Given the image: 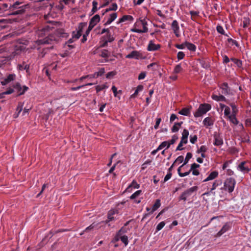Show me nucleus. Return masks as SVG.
Instances as JSON below:
<instances>
[{
  "mask_svg": "<svg viewBox=\"0 0 251 251\" xmlns=\"http://www.w3.org/2000/svg\"><path fill=\"white\" fill-rule=\"evenodd\" d=\"M69 35L62 28L56 30L53 34H50L44 39L38 40L36 43L38 45H53L59 42L61 38H67Z\"/></svg>",
  "mask_w": 251,
  "mask_h": 251,
  "instance_id": "obj_1",
  "label": "nucleus"
},
{
  "mask_svg": "<svg viewBox=\"0 0 251 251\" xmlns=\"http://www.w3.org/2000/svg\"><path fill=\"white\" fill-rule=\"evenodd\" d=\"M28 7V4H25L22 1H16L9 7V9L11 11L10 15H22L25 12V9Z\"/></svg>",
  "mask_w": 251,
  "mask_h": 251,
  "instance_id": "obj_2",
  "label": "nucleus"
},
{
  "mask_svg": "<svg viewBox=\"0 0 251 251\" xmlns=\"http://www.w3.org/2000/svg\"><path fill=\"white\" fill-rule=\"evenodd\" d=\"M236 181L233 177H228L225 179L223 187L221 189L231 193L234 190Z\"/></svg>",
  "mask_w": 251,
  "mask_h": 251,
  "instance_id": "obj_3",
  "label": "nucleus"
},
{
  "mask_svg": "<svg viewBox=\"0 0 251 251\" xmlns=\"http://www.w3.org/2000/svg\"><path fill=\"white\" fill-rule=\"evenodd\" d=\"M211 108L210 104L208 103H203L200 105L199 107L194 113V116L196 118L200 117L203 114L206 113Z\"/></svg>",
  "mask_w": 251,
  "mask_h": 251,
  "instance_id": "obj_4",
  "label": "nucleus"
},
{
  "mask_svg": "<svg viewBox=\"0 0 251 251\" xmlns=\"http://www.w3.org/2000/svg\"><path fill=\"white\" fill-rule=\"evenodd\" d=\"M199 188L197 186L192 187L186 190H185L179 196L178 200L180 201H186L188 198L190 197L193 193L196 192Z\"/></svg>",
  "mask_w": 251,
  "mask_h": 251,
  "instance_id": "obj_5",
  "label": "nucleus"
},
{
  "mask_svg": "<svg viewBox=\"0 0 251 251\" xmlns=\"http://www.w3.org/2000/svg\"><path fill=\"white\" fill-rule=\"evenodd\" d=\"M114 40L115 37L112 35L111 33H108V34H106L101 37L100 42V47L102 48L106 47L108 46V43H112Z\"/></svg>",
  "mask_w": 251,
  "mask_h": 251,
  "instance_id": "obj_6",
  "label": "nucleus"
},
{
  "mask_svg": "<svg viewBox=\"0 0 251 251\" xmlns=\"http://www.w3.org/2000/svg\"><path fill=\"white\" fill-rule=\"evenodd\" d=\"M14 90L17 91L18 94L17 96H19L24 95L25 93L28 90V87L26 86H23V87L19 82H17L13 85Z\"/></svg>",
  "mask_w": 251,
  "mask_h": 251,
  "instance_id": "obj_7",
  "label": "nucleus"
},
{
  "mask_svg": "<svg viewBox=\"0 0 251 251\" xmlns=\"http://www.w3.org/2000/svg\"><path fill=\"white\" fill-rule=\"evenodd\" d=\"M87 26V23L85 22H82L78 24V27L76 28V31H73L74 33V36L76 39H79L82 35V32L84 27Z\"/></svg>",
  "mask_w": 251,
  "mask_h": 251,
  "instance_id": "obj_8",
  "label": "nucleus"
},
{
  "mask_svg": "<svg viewBox=\"0 0 251 251\" xmlns=\"http://www.w3.org/2000/svg\"><path fill=\"white\" fill-rule=\"evenodd\" d=\"M237 169L244 174L248 173L250 171L247 162L245 161H242L239 164Z\"/></svg>",
  "mask_w": 251,
  "mask_h": 251,
  "instance_id": "obj_9",
  "label": "nucleus"
},
{
  "mask_svg": "<svg viewBox=\"0 0 251 251\" xmlns=\"http://www.w3.org/2000/svg\"><path fill=\"white\" fill-rule=\"evenodd\" d=\"M171 28L176 36L179 37L180 36L179 24L176 20H174L171 24Z\"/></svg>",
  "mask_w": 251,
  "mask_h": 251,
  "instance_id": "obj_10",
  "label": "nucleus"
},
{
  "mask_svg": "<svg viewBox=\"0 0 251 251\" xmlns=\"http://www.w3.org/2000/svg\"><path fill=\"white\" fill-rule=\"evenodd\" d=\"M219 87L222 89V93L226 96L229 95L231 94L230 88L228 86L227 82H224L221 84Z\"/></svg>",
  "mask_w": 251,
  "mask_h": 251,
  "instance_id": "obj_11",
  "label": "nucleus"
},
{
  "mask_svg": "<svg viewBox=\"0 0 251 251\" xmlns=\"http://www.w3.org/2000/svg\"><path fill=\"white\" fill-rule=\"evenodd\" d=\"M223 144V137L219 134L215 133L214 134V145L215 146H221Z\"/></svg>",
  "mask_w": 251,
  "mask_h": 251,
  "instance_id": "obj_12",
  "label": "nucleus"
},
{
  "mask_svg": "<svg viewBox=\"0 0 251 251\" xmlns=\"http://www.w3.org/2000/svg\"><path fill=\"white\" fill-rule=\"evenodd\" d=\"M126 58H134L139 59L143 58L142 54L137 50H133L130 53L126 55Z\"/></svg>",
  "mask_w": 251,
  "mask_h": 251,
  "instance_id": "obj_13",
  "label": "nucleus"
},
{
  "mask_svg": "<svg viewBox=\"0 0 251 251\" xmlns=\"http://www.w3.org/2000/svg\"><path fill=\"white\" fill-rule=\"evenodd\" d=\"M160 48V44H155L152 40H151L148 45L147 50L150 51H153L158 50Z\"/></svg>",
  "mask_w": 251,
  "mask_h": 251,
  "instance_id": "obj_14",
  "label": "nucleus"
},
{
  "mask_svg": "<svg viewBox=\"0 0 251 251\" xmlns=\"http://www.w3.org/2000/svg\"><path fill=\"white\" fill-rule=\"evenodd\" d=\"M59 3L58 4L56 5L57 8L59 10H61L63 9L64 8V5H63V3H64L65 5H68L70 3H75V0H59Z\"/></svg>",
  "mask_w": 251,
  "mask_h": 251,
  "instance_id": "obj_15",
  "label": "nucleus"
},
{
  "mask_svg": "<svg viewBox=\"0 0 251 251\" xmlns=\"http://www.w3.org/2000/svg\"><path fill=\"white\" fill-rule=\"evenodd\" d=\"M100 21V16L98 14L95 15L90 20L89 22V26L93 28V27L98 23Z\"/></svg>",
  "mask_w": 251,
  "mask_h": 251,
  "instance_id": "obj_16",
  "label": "nucleus"
},
{
  "mask_svg": "<svg viewBox=\"0 0 251 251\" xmlns=\"http://www.w3.org/2000/svg\"><path fill=\"white\" fill-rule=\"evenodd\" d=\"M118 211L116 209H111L107 213V220L105 221L106 223H108L110 221H112L115 220L114 215L116 214H118Z\"/></svg>",
  "mask_w": 251,
  "mask_h": 251,
  "instance_id": "obj_17",
  "label": "nucleus"
},
{
  "mask_svg": "<svg viewBox=\"0 0 251 251\" xmlns=\"http://www.w3.org/2000/svg\"><path fill=\"white\" fill-rule=\"evenodd\" d=\"M16 77V75L14 74L9 75L6 78H4L2 81H1L2 85H5L14 80Z\"/></svg>",
  "mask_w": 251,
  "mask_h": 251,
  "instance_id": "obj_18",
  "label": "nucleus"
},
{
  "mask_svg": "<svg viewBox=\"0 0 251 251\" xmlns=\"http://www.w3.org/2000/svg\"><path fill=\"white\" fill-rule=\"evenodd\" d=\"M230 226L228 223H226L224 226L222 227L221 229L217 233L216 236L220 237L222 235H223L224 233L226 232L229 229Z\"/></svg>",
  "mask_w": 251,
  "mask_h": 251,
  "instance_id": "obj_19",
  "label": "nucleus"
},
{
  "mask_svg": "<svg viewBox=\"0 0 251 251\" xmlns=\"http://www.w3.org/2000/svg\"><path fill=\"white\" fill-rule=\"evenodd\" d=\"M141 193H142L141 190H138L131 195V196L130 197V199L131 200H134L135 203H139L141 201V200H136V198H137L139 195H140Z\"/></svg>",
  "mask_w": 251,
  "mask_h": 251,
  "instance_id": "obj_20",
  "label": "nucleus"
},
{
  "mask_svg": "<svg viewBox=\"0 0 251 251\" xmlns=\"http://www.w3.org/2000/svg\"><path fill=\"white\" fill-rule=\"evenodd\" d=\"M218 172L216 171L212 172L209 176L203 181V182H206L211 180L214 179L218 176Z\"/></svg>",
  "mask_w": 251,
  "mask_h": 251,
  "instance_id": "obj_21",
  "label": "nucleus"
},
{
  "mask_svg": "<svg viewBox=\"0 0 251 251\" xmlns=\"http://www.w3.org/2000/svg\"><path fill=\"white\" fill-rule=\"evenodd\" d=\"M188 136V130L186 129H184L182 133V137L181 138V141L183 142L184 143V144L187 143Z\"/></svg>",
  "mask_w": 251,
  "mask_h": 251,
  "instance_id": "obj_22",
  "label": "nucleus"
},
{
  "mask_svg": "<svg viewBox=\"0 0 251 251\" xmlns=\"http://www.w3.org/2000/svg\"><path fill=\"white\" fill-rule=\"evenodd\" d=\"M133 20V17L132 16L126 15H124L121 18H120L119 20V21L117 22V24L123 23L127 21L132 22Z\"/></svg>",
  "mask_w": 251,
  "mask_h": 251,
  "instance_id": "obj_23",
  "label": "nucleus"
},
{
  "mask_svg": "<svg viewBox=\"0 0 251 251\" xmlns=\"http://www.w3.org/2000/svg\"><path fill=\"white\" fill-rule=\"evenodd\" d=\"M140 187V185L137 183L136 181L133 180L131 183L126 189L127 192H130L131 191L132 188L134 189H138Z\"/></svg>",
  "mask_w": 251,
  "mask_h": 251,
  "instance_id": "obj_24",
  "label": "nucleus"
},
{
  "mask_svg": "<svg viewBox=\"0 0 251 251\" xmlns=\"http://www.w3.org/2000/svg\"><path fill=\"white\" fill-rule=\"evenodd\" d=\"M117 17V14L116 13H113L110 15L109 18L107 21L104 24V25L106 26L110 25L112 22H113Z\"/></svg>",
  "mask_w": 251,
  "mask_h": 251,
  "instance_id": "obj_25",
  "label": "nucleus"
},
{
  "mask_svg": "<svg viewBox=\"0 0 251 251\" xmlns=\"http://www.w3.org/2000/svg\"><path fill=\"white\" fill-rule=\"evenodd\" d=\"M147 22L145 20H141L139 21L136 22L134 25V26L137 27H140L141 26L143 27V29H144V27H147Z\"/></svg>",
  "mask_w": 251,
  "mask_h": 251,
  "instance_id": "obj_26",
  "label": "nucleus"
},
{
  "mask_svg": "<svg viewBox=\"0 0 251 251\" xmlns=\"http://www.w3.org/2000/svg\"><path fill=\"white\" fill-rule=\"evenodd\" d=\"M49 26H47L41 29L38 30L37 33L39 36L42 37L45 35L49 31Z\"/></svg>",
  "mask_w": 251,
  "mask_h": 251,
  "instance_id": "obj_27",
  "label": "nucleus"
},
{
  "mask_svg": "<svg viewBox=\"0 0 251 251\" xmlns=\"http://www.w3.org/2000/svg\"><path fill=\"white\" fill-rule=\"evenodd\" d=\"M18 68L20 70H25L27 73H29V65L26 64L25 62H23L22 64H19Z\"/></svg>",
  "mask_w": 251,
  "mask_h": 251,
  "instance_id": "obj_28",
  "label": "nucleus"
},
{
  "mask_svg": "<svg viewBox=\"0 0 251 251\" xmlns=\"http://www.w3.org/2000/svg\"><path fill=\"white\" fill-rule=\"evenodd\" d=\"M211 98L213 100H215L217 101H226V99L225 98V97L222 95H221L220 96H217L216 95H212L211 96Z\"/></svg>",
  "mask_w": 251,
  "mask_h": 251,
  "instance_id": "obj_29",
  "label": "nucleus"
},
{
  "mask_svg": "<svg viewBox=\"0 0 251 251\" xmlns=\"http://www.w3.org/2000/svg\"><path fill=\"white\" fill-rule=\"evenodd\" d=\"M131 31L138 33H147L148 32V28L147 27H144V29H140L137 28V27H134L131 29Z\"/></svg>",
  "mask_w": 251,
  "mask_h": 251,
  "instance_id": "obj_30",
  "label": "nucleus"
},
{
  "mask_svg": "<svg viewBox=\"0 0 251 251\" xmlns=\"http://www.w3.org/2000/svg\"><path fill=\"white\" fill-rule=\"evenodd\" d=\"M222 184V181L221 179H217L215 180L212 184V188L210 190V192H212L213 190H215L217 187L221 185Z\"/></svg>",
  "mask_w": 251,
  "mask_h": 251,
  "instance_id": "obj_31",
  "label": "nucleus"
},
{
  "mask_svg": "<svg viewBox=\"0 0 251 251\" xmlns=\"http://www.w3.org/2000/svg\"><path fill=\"white\" fill-rule=\"evenodd\" d=\"M53 48V46H51L49 48H45L42 49V50L39 52L38 54V57L39 58H43L46 53H47L48 50L49 49H52Z\"/></svg>",
  "mask_w": 251,
  "mask_h": 251,
  "instance_id": "obj_32",
  "label": "nucleus"
},
{
  "mask_svg": "<svg viewBox=\"0 0 251 251\" xmlns=\"http://www.w3.org/2000/svg\"><path fill=\"white\" fill-rule=\"evenodd\" d=\"M203 123L205 126H211L214 124L213 120L209 117L205 118L203 120Z\"/></svg>",
  "mask_w": 251,
  "mask_h": 251,
  "instance_id": "obj_33",
  "label": "nucleus"
},
{
  "mask_svg": "<svg viewBox=\"0 0 251 251\" xmlns=\"http://www.w3.org/2000/svg\"><path fill=\"white\" fill-rule=\"evenodd\" d=\"M161 205L160 200L159 199H157L155 201L154 204L153 205L152 207V209L151 211V213H152L154 211L156 210Z\"/></svg>",
  "mask_w": 251,
  "mask_h": 251,
  "instance_id": "obj_34",
  "label": "nucleus"
},
{
  "mask_svg": "<svg viewBox=\"0 0 251 251\" xmlns=\"http://www.w3.org/2000/svg\"><path fill=\"white\" fill-rule=\"evenodd\" d=\"M92 29H93V28H92L90 26H88L85 34H83V35L82 39L81 40V41L82 43H84L87 41V36H88V35L89 34L90 31L92 30Z\"/></svg>",
  "mask_w": 251,
  "mask_h": 251,
  "instance_id": "obj_35",
  "label": "nucleus"
},
{
  "mask_svg": "<svg viewBox=\"0 0 251 251\" xmlns=\"http://www.w3.org/2000/svg\"><path fill=\"white\" fill-rule=\"evenodd\" d=\"M186 47L190 51H195L196 50V46L191 43L185 42Z\"/></svg>",
  "mask_w": 251,
  "mask_h": 251,
  "instance_id": "obj_36",
  "label": "nucleus"
},
{
  "mask_svg": "<svg viewBox=\"0 0 251 251\" xmlns=\"http://www.w3.org/2000/svg\"><path fill=\"white\" fill-rule=\"evenodd\" d=\"M182 124V122L179 123H175L174 125L173 126L171 130L172 132H177Z\"/></svg>",
  "mask_w": 251,
  "mask_h": 251,
  "instance_id": "obj_37",
  "label": "nucleus"
},
{
  "mask_svg": "<svg viewBox=\"0 0 251 251\" xmlns=\"http://www.w3.org/2000/svg\"><path fill=\"white\" fill-rule=\"evenodd\" d=\"M178 113L184 116H189L190 114V109L188 108H184L180 110Z\"/></svg>",
  "mask_w": 251,
  "mask_h": 251,
  "instance_id": "obj_38",
  "label": "nucleus"
},
{
  "mask_svg": "<svg viewBox=\"0 0 251 251\" xmlns=\"http://www.w3.org/2000/svg\"><path fill=\"white\" fill-rule=\"evenodd\" d=\"M227 42L229 43V45L230 46L235 45L237 48L240 47L239 44L236 40H233L231 38H227Z\"/></svg>",
  "mask_w": 251,
  "mask_h": 251,
  "instance_id": "obj_39",
  "label": "nucleus"
},
{
  "mask_svg": "<svg viewBox=\"0 0 251 251\" xmlns=\"http://www.w3.org/2000/svg\"><path fill=\"white\" fill-rule=\"evenodd\" d=\"M178 137L176 135H174L172 136L171 140L168 141L169 144L167 147V149H168L171 145L175 144L176 141L178 139Z\"/></svg>",
  "mask_w": 251,
  "mask_h": 251,
  "instance_id": "obj_40",
  "label": "nucleus"
},
{
  "mask_svg": "<svg viewBox=\"0 0 251 251\" xmlns=\"http://www.w3.org/2000/svg\"><path fill=\"white\" fill-rule=\"evenodd\" d=\"M230 121L235 125H237L238 124V121L236 118L235 114H232L228 117Z\"/></svg>",
  "mask_w": 251,
  "mask_h": 251,
  "instance_id": "obj_41",
  "label": "nucleus"
},
{
  "mask_svg": "<svg viewBox=\"0 0 251 251\" xmlns=\"http://www.w3.org/2000/svg\"><path fill=\"white\" fill-rule=\"evenodd\" d=\"M230 60L233 61L238 68L242 67V62L241 60L235 58H231Z\"/></svg>",
  "mask_w": 251,
  "mask_h": 251,
  "instance_id": "obj_42",
  "label": "nucleus"
},
{
  "mask_svg": "<svg viewBox=\"0 0 251 251\" xmlns=\"http://www.w3.org/2000/svg\"><path fill=\"white\" fill-rule=\"evenodd\" d=\"M143 89V86L140 85L137 86L136 88V90L135 91L134 93L131 96V98H135L136 97L139 92L142 91Z\"/></svg>",
  "mask_w": 251,
  "mask_h": 251,
  "instance_id": "obj_43",
  "label": "nucleus"
},
{
  "mask_svg": "<svg viewBox=\"0 0 251 251\" xmlns=\"http://www.w3.org/2000/svg\"><path fill=\"white\" fill-rule=\"evenodd\" d=\"M98 2L96 0H93L92 2V5H93V8L91 10V13L92 15L94 14L95 13H96L98 10L97 5H98Z\"/></svg>",
  "mask_w": 251,
  "mask_h": 251,
  "instance_id": "obj_44",
  "label": "nucleus"
},
{
  "mask_svg": "<svg viewBox=\"0 0 251 251\" xmlns=\"http://www.w3.org/2000/svg\"><path fill=\"white\" fill-rule=\"evenodd\" d=\"M190 14L191 16V19L194 21H196L195 17L199 16V12L195 11H190Z\"/></svg>",
  "mask_w": 251,
  "mask_h": 251,
  "instance_id": "obj_45",
  "label": "nucleus"
},
{
  "mask_svg": "<svg viewBox=\"0 0 251 251\" xmlns=\"http://www.w3.org/2000/svg\"><path fill=\"white\" fill-rule=\"evenodd\" d=\"M25 47L24 45L17 46L16 47L15 52L16 54H19L20 51H24Z\"/></svg>",
  "mask_w": 251,
  "mask_h": 251,
  "instance_id": "obj_46",
  "label": "nucleus"
},
{
  "mask_svg": "<svg viewBox=\"0 0 251 251\" xmlns=\"http://www.w3.org/2000/svg\"><path fill=\"white\" fill-rule=\"evenodd\" d=\"M182 70V68L181 67V64H179L176 66L174 70V73L175 74H178L181 72Z\"/></svg>",
  "mask_w": 251,
  "mask_h": 251,
  "instance_id": "obj_47",
  "label": "nucleus"
},
{
  "mask_svg": "<svg viewBox=\"0 0 251 251\" xmlns=\"http://www.w3.org/2000/svg\"><path fill=\"white\" fill-rule=\"evenodd\" d=\"M120 240L121 241L125 244V245L126 246L127 245L128 243V237L126 235L124 236H121L120 237Z\"/></svg>",
  "mask_w": 251,
  "mask_h": 251,
  "instance_id": "obj_48",
  "label": "nucleus"
},
{
  "mask_svg": "<svg viewBox=\"0 0 251 251\" xmlns=\"http://www.w3.org/2000/svg\"><path fill=\"white\" fill-rule=\"evenodd\" d=\"M108 88V86L106 84H103L101 85H98L96 87V90L97 91V92L98 93L100 91L106 89Z\"/></svg>",
  "mask_w": 251,
  "mask_h": 251,
  "instance_id": "obj_49",
  "label": "nucleus"
},
{
  "mask_svg": "<svg viewBox=\"0 0 251 251\" xmlns=\"http://www.w3.org/2000/svg\"><path fill=\"white\" fill-rule=\"evenodd\" d=\"M216 30L218 33L223 35H226L225 31L222 25H218L216 27Z\"/></svg>",
  "mask_w": 251,
  "mask_h": 251,
  "instance_id": "obj_50",
  "label": "nucleus"
},
{
  "mask_svg": "<svg viewBox=\"0 0 251 251\" xmlns=\"http://www.w3.org/2000/svg\"><path fill=\"white\" fill-rule=\"evenodd\" d=\"M192 157V154L191 152H187L183 165H185V164H186L188 162L189 159H191Z\"/></svg>",
  "mask_w": 251,
  "mask_h": 251,
  "instance_id": "obj_51",
  "label": "nucleus"
},
{
  "mask_svg": "<svg viewBox=\"0 0 251 251\" xmlns=\"http://www.w3.org/2000/svg\"><path fill=\"white\" fill-rule=\"evenodd\" d=\"M109 52L107 50H103L101 51L100 56L103 58H107L109 56Z\"/></svg>",
  "mask_w": 251,
  "mask_h": 251,
  "instance_id": "obj_52",
  "label": "nucleus"
},
{
  "mask_svg": "<svg viewBox=\"0 0 251 251\" xmlns=\"http://www.w3.org/2000/svg\"><path fill=\"white\" fill-rule=\"evenodd\" d=\"M14 92V89L12 88H9L6 91L0 94V95H9L13 93Z\"/></svg>",
  "mask_w": 251,
  "mask_h": 251,
  "instance_id": "obj_53",
  "label": "nucleus"
},
{
  "mask_svg": "<svg viewBox=\"0 0 251 251\" xmlns=\"http://www.w3.org/2000/svg\"><path fill=\"white\" fill-rule=\"evenodd\" d=\"M165 223L164 221L161 222L160 223H159L157 225V226H156V231L157 232V231L160 230L161 229H162L163 228V227L165 226Z\"/></svg>",
  "mask_w": 251,
  "mask_h": 251,
  "instance_id": "obj_54",
  "label": "nucleus"
},
{
  "mask_svg": "<svg viewBox=\"0 0 251 251\" xmlns=\"http://www.w3.org/2000/svg\"><path fill=\"white\" fill-rule=\"evenodd\" d=\"M118 8L117 4L116 3H114L112 4L111 7L106 9L105 12H108L109 11H116Z\"/></svg>",
  "mask_w": 251,
  "mask_h": 251,
  "instance_id": "obj_55",
  "label": "nucleus"
},
{
  "mask_svg": "<svg viewBox=\"0 0 251 251\" xmlns=\"http://www.w3.org/2000/svg\"><path fill=\"white\" fill-rule=\"evenodd\" d=\"M200 63H201L202 67L203 68L207 69V68H209V67H210V65L208 64V63L206 62L205 60H202L201 61Z\"/></svg>",
  "mask_w": 251,
  "mask_h": 251,
  "instance_id": "obj_56",
  "label": "nucleus"
},
{
  "mask_svg": "<svg viewBox=\"0 0 251 251\" xmlns=\"http://www.w3.org/2000/svg\"><path fill=\"white\" fill-rule=\"evenodd\" d=\"M116 73L114 71H111L108 72L106 75V77L108 79H110L112 78L115 75H116Z\"/></svg>",
  "mask_w": 251,
  "mask_h": 251,
  "instance_id": "obj_57",
  "label": "nucleus"
},
{
  "mask_svg": "<svg viewBox=\"0 0 251 251\" xmlns=\"http://www.w3.org/2000/svg\"><path fill=\"white\" fill-rule=\"evenodd\" d=\"M23 104L21 102H19L16 108V111L18 112V115L22 111L23 109ZM18 115H17L18 116Z\"/></svg>",
  "mask_w": 251,
  "mask_h": 251,
  "instance_id": "obj_58",
  "label": "nucleus"
},
{
  "mask_svg": "<svg viewBox=\"0 0 251 251\" xmlns=\"http://www.w3.org/2000/svg\"><path fill=\"white\" fill-rule=\"evenodd\" d=\"M207 151V148L205 146H201L200 148L198 150L197 152L200 153V152H205Z\"/></svg>",
  "mask_w": 251,
  "mask_h": 251,
  "instance_id": "obj_59",
  "label": "nucleus"
},
{
  "mask_svg": "<svg viewBox=\"0 0 251 251\" xmlns=\"http://www.w3.org/2000/svg\"><path fill=\"white\" fill-rule=\"evenodd\" d=\"M185 56V53L182 51H179L177 54V58L178 60L182 59Z\"/></svg>",
  "mask_w": 251,
  "mask_h": 251,
  "instance_id": "obj_60",
  "label": "nucleus"
},
{
  "mask_svg": "<svg viewBox=\"0 0 251 251\" xmlns=\"http://www.w3.org/2000/svg\"><path fill=\"white\" fill-rule=\"evenodd\" d=\"M168 144H169L168 141H164L160 144V145L159 146V149L162 150L165 147L167 148Z\"/></svg>",
  "mask_w": 251,
  "mask_h": 251,
  "instance_id": "obj_61",
  "label": "nucleus"
},
{
  "mask_svg": "<svg viewBox=\"0 0 251 251\" xmlns=\"http://www.w3.org/2000/svg\"><path fill=\"white\" fill-rule=\"evenodd\" d=\"M190 137V141L192 144H195V142L197 141L198 137L196 135H195L193 136L191 135Z\"/></svg>",
  "mask_w": 251,
  "mask_h": 251,
  "instance_id": "obj_62",
  "label": "nucleus"
},
{
  "mask_svg": "<svg viewBox=\"0 0 251 251\" xmlns=\"http://www.w3.org/2000/svg\"><path fill=\"white\" fill-rule=\"evenodd\" d=\"M230 109L229 107H226V108L224 110V114L225 116H227L228 117L229 116H230Z\"/></svg>",
  "mask_w": 251,
  "mask_h": 251,
  "instance_id": "obj_63",
  "label": "nucleus"
},
{
  "mask_svg": "<svg viewBox=\"0 0 251 251\" xmlns=\"http://www.w3.org/2000/svg\"><path fill=\"white\" fill-rule=\"evenodd\" d=\"M146 76V73L145 72H141L138 75V79L139 80H142L145 78Z\"/></svg>",
  "mask_w": 251,
  "mask_h": 251,
  "instance_id": "obj_64",
  "label": "nucleus"
}]
</instances>
